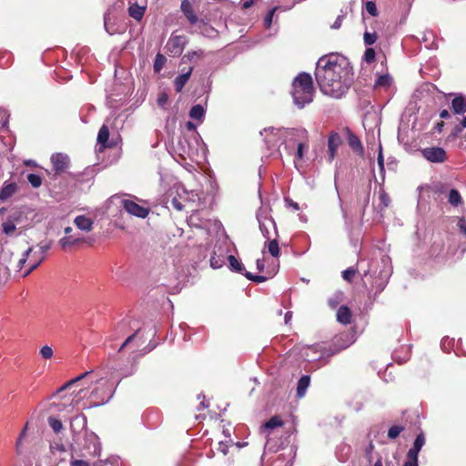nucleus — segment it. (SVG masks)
<instances>
[{"instance_id":"e433bc0d","label":"nucleus","mask_w":466,"mask_h":466,"mask_svg":"<svg viewBox=\"0 0 466 466\" xmlns=\"http://www.w3.org/2000/svg\"><path fill=\"white\" fill-rule=\"evenodd\" d=\"M379 199L381 209H384L390 206V198L385 191L382 190L380 192Z\"/></svg>"},{"instance_id":"f8f14e48","label":"nucleus","mask_w":466,"mask_h":466,"mask_svg":"<svg viewBox=\"0 0 466 466\" xmlns=\"http://www.w3.org/2000/svg\"><path fill=\"white\" fill-rule=\"evenodd\" d=\"M181 11L185 15V16L187 18L189 23L191 25H195L198 23V18L197 15L194 13L192 4L189 0H183L181 3Z\"/></svg>"},{"instance_id":"680f3d73","label":"nucleus","mask_w":466,"mask_h":466,"mask_svg":"<svg viewBox=\"0 0 466 466\" xmlns=\"http://www.w3.org/2000/svg\"><path fill=\"white\" fill-rule=\"evenodd\" d=\"M460 230L466 236V219L461 218L458 222Z\"/></svg>"},{"instance_id":"79ce46f5","label":"nucleus","mask_w":466,"mask_h":466,"mask_svg":"<svg viewBox=\"0 0 466 466\" xmlns=\"http://www.w3.org/2000/svg\"><path fill=\"white\" fill-rule=\"evenodd\" d=\"M8 115L5 110H0V133L7 129Z\"/></svg>"},{"instance_id":"2f4dec72","label":"nucleus","mask_w":466,"mask_h":466,"mask_svg":"<svg viewBox=\"0 0 466 466\" xmlns=\"http://www.w3.org/2000/svg\"><path fill=\"white\" fill-rule=\"evenodd\" d=\"M390 85H391V77L389 75H382L377 78L374 86L375 87H389Z\"/></svg>"},{"instance_id":"9d476101","label":"nucleus","mask_w":466,"mask_h":466,"mask_svg":"<svg viewBox=\"0 0 466 466\" xmlns=\"http://www.w3.org/2000/svg\"><path fill=\"white\" fill-rule=\"evenodd\" d=\"M85 448L87 449L90 456H99L101 452V443L98 436L94 432L86 433L85 436Z\"/></svg>"},{"instance_id":"6e6d98bb","label":"nucleus","mask_w":466,"mask_h":466,"mask_svg":"<svg viewBox=\"0 0 466 466\" xmlns=\"http://www.w3.org/2000/svg\"><path fill=\"white\" fill-rule=\"evenodd\" d=\"M344 19V15H339L336 18L335 22L330 25L332 29H339L341 26L342 21Z\"/></svg>"},{"instance_id":"c85d7f7f","label":"nucleus","mask_w":466,"mask_h":466,"mask_svg":"<svg viewBox=\"0 0 466 466\" xmlns=\"http://www.w3.org/2000/svg\"><path fill=\"white\" fill-rule=\"evenodd\" d=\"M283 425V421L279 416L271 417L267 422H265L262 426L264 430H273L277 427H280Z\"/></svg>"},{"instance_id":"7ed1b4c3","label":"nucleus","mask_w":466,"mask_h":466,"mask_svg":"<svg viewBox=\"0 0 466 466\" xmlns=\"http://www.w3.org/2000/svg\"><path fill=\"white\" fill-rule=\"evenodd\" d=\"M292 97L299 108H303L313 100V81L309 74L299 73L292 83Z\"/></svg>"},{"instance_id":"f3484780","label":"nucleus","mask_w":466,"mask_h":466,"mask_svg":"<svg viewBox=\"0 0 466 466\" xmlns=\"http://www.w3.org/2000/svg\"><path fill=\"white\" fill-rule=\"evenodd\" d=\"M337 320L344 325L351 322V311L347 306H340L337 311Z\"/></svg>"},{"instance_id":"5fc2aeb1","label":"nucleus","mask_w":466,"mask_h":466,"mask_svg":"<svg viewBox=\"0 0 466 466\" xmlns=\"http://www.w3.org/2000/svg\"><path fill=\"white\" fill-rule=\"evenodd\" d=\"M138 331L139 329H137L134 334L130 335L126 339V340L122 343L121 347L119 348V351L122 350L125 347H127L129 343H131L134 340Z\"/></svg>"},{"instance_id":"4d7b16f0","label":"nucleus","mask_w":466,"mask_h":466,"mask_svg":"<svg viewBox=\"0 0 466 466\" xmlns=\"http://www.w3.org/2000/svg\"><path fill=\"white\" fill-rule=\"evenodd\" d=\"M70 466H91L90 463L83 460H73L70 461Z\"/></svg>"},{"instance_id":"c03bdc74","label":"nucleus","mask_w":466,"mask_h":466,"mask_svg":"<svg viewBox=\"0 0 466 466\" xmlns=\"http://www.w3.org/2000/svg\"><path fill=\"white\" fill-rule=\"evenodd\" d=\"M305 148H308V147L306 146V140H303V141H299L298 144H297V154H296V159H295V162L299 159L301 160L303 158V154H304V149Z\"/></svg>"},{"instance_id":"2eb2a0df","label":"nucleus","mask_w":466,"mask_h":466,"mask_svg":"<svg viewBox=\"0 0 466 466\" xmlns=\"http://www.w3.org/2000/svg\"><path fill=\"white\" fill-rule=\"evenodd\" d=\"M451 108L455 114L461 115L466 112V97L460 95L451 101Z\"/></svg>"},{"instance_id":"f03ea898","label":"nucleus","mask_w":466,"mask_h":466,"mask_svg":"<svg viewBox=\"0 0 466 466\" xmlns=\"http://www.w3.org/2000/svg\"><path fill=\"white\" fill-rule=\"evenodd\" d=\"M265 134V144L269 148L276 146L277 139L281 140L285 144L286 148L297 145L299 141L307 139L308 132L304 128H275L273 127L264 128L260 131V135Z\"/></svg>"},{"instance_id":"4468645a","label":"nucleus","mask_w":466,"mask_h":466,"mask_svg":"<svg viewBox=\"0 0 466 466\" xmlns=\"http://www.w3.org/2000/svg\"><path fill=\"white\" fill-rule=\"evenodd\" d=\"M193 71V67H189L187 72H182L178 75L174 80V86L177 93H180L185 86L186 83L188 81Z\"/></svg>"},{"instance_id":"864d4df0","label":"nucleus","mask_w":466,"mask_h":466,"mask_svg":"<svg viewBox=\"0 0 466 466\" xmlns=\"http://www.w3.org/2000/svg\"><path fill=\"white\" fill-rule=\"evenodd\" d=\"M309 350L313 351L314 353H317L318 351L320 352V355L315 360H321L322 358H324V355L326 354L327 351L325 348H321L319 346H312L309 348Z\"/></svg>"},{"instance_id":"3c124183","label":"nucleus","mask_w":466,"mask_h":466,"mask_svg":"<svg viewBox=\"0 0 466 466\" xmlns=\"http://www.w3.org/2000/svg\"><path fill=\"white\" fill-rule=\"evenodd\" d=\"M79 422L81 426L84 427L86 424V418L85 415L76 416L71 421V429L75 431L74 423Z\"/></svg>"},{"instance_id":"f257e3e1","label":"nucleus","mask_w":466,"mask_h":466,"mask_svg":"<svg viewBox=\"0 0 466 466\" xmlns=\"http://www.w3.org/2000/svg\"><path fill=\"white\" fill-rule=\"evenodd\" d=\"M315 77L323 94L339 98L352 83V68L344 56L329 55L319 59Z\"/></svg>"},{"instance_id":"13d9d810","label":"nucleus","mask_w":466,"mask_h":466,"mask_svg":"<svg viewBox=\"0 0 466 466\" xmlns=\"http://www.w3.org/2000/svg\"><path fill=\"white\" fill-rule=\"evenodd\" d=\"M378 165L380 167V172H384L385 167H384V159H383V156H382L381 147H380V152L378 155Z\"/></svg>"},{"instance_id":"39448f33","label":"nucleus","mask_w":466,"mask_h":466,"mask_svg":"<svg viewBox=\"0 0 466 466\" xmlns=\"http://www.w3.org/2000/svg\"><path fill=\"white\" fill-rule=\"evenodd\" d=\"M257 219L258 221L259 230L265 238L270 239V238H271L270 229L271 228L274 231V235L276 237H279L276 223L272 218L268 217V215L266 211L259 210L257 213Z\"/></svg>"},{"instance_id":"c9c22d12","label":"nucleus","mask_w":466,"mask_h":466,"mask_svg":"<svg viewBox=\"0 0 466 466\" xmlns=\"http://www.w3.org/2000/svg\"><path fill=\"white\" fill-rule=\"evenodd\" d=\"M27 181L35 188H37L42 185V177L36 174H29L27 176Z\"/></svg>"},{"instance_id":"c756f323","label":"nucleus","mask_w":466,"mask_h":466,"mask_svg":"<svg viewBox=\"0 0 466 466\" xmlns=\"http://www.w3.org/2000/svg\"><path fill=\"white\" fill-rule=\"evenodd\" d=\"M34 248L30 247L28 248L24 253L22 258L18 260L16 264V270L21 271L24 268L25 264L28 261L29 262V256L33 252Z\"/></svg>"},{"instance_id":"aec40b11","label":"nucleus","mask_w":466,"mask_h":466,"mask_svg":"<svg viewBox=\"0 0 466 466\" xmlns=\"http://www.w3.org/2000/svg\"><path fill=\"white\" fill-rule=\"evenodd\" d=\"M146 8L143 6H139L137 4H134L129 6L128 14L129 15L137 21H140L145 14Z\"/></svg>"},{"instance_id":"a878e982","label":"nucleus","mask_w":466,"mask_h":466,"mask_svg":"<svg viewBox=\"0 0 466 466\" xmlns=\"http://www.w3.org/2000/svg\"><path fill=\"white\" fill-rule=\"evenodd\" d=\"M449 203L453 207H458L462 203V198L460 192L457 189H451L448 196Z\"/></svg>"},{"instance_id":"ea45409f","label":"nucleus","mask_w":466,"mask_h":466,"mask_svg":"<svg viewBox=\"0 0 466 466\" xmlns=\"http://www.w3.org/2000/svg\"><path fill=\"white\" fill-rule=\"evenodd\" d=\"M244 276L248 279L252 280V281H254L256 283H262V282H264V281H266L268 279V278L265 277V276L254 275V274H252V273H250L248 271H245Z\"/></svg>"},{"instance_id":"6ab92c4d","label":"nucleus","mask_w":466,"mask_h":466,"mask_svg":"<svg viewBox=\"0 0 466 466\" xmlns=\"http://www.w3.org/2000/svg\"><path fill=\"white\" fill-rule=\"evenodd\" d=\"M310 377L303 375L298 381L297 396L301 398L305 395L308 387L309 386Z\"/></svg>"},{"instance_id":"a18cd8bd","label":"nucleus","mask_w":466,"mask_h":466,"mask_svg":"<svg viewBox=\"0 0 466 466\" xmlns=\"http://www.w3.org/2000/svg\"><path fill=\"white\" fill-rule=\"evenodd\" d=\"M366 11L372 16L378 15V10L375 2L368 1L365 5Z\"/></svg>"},{"instance_id":"20e7f679","label":"nucleus","mask_w":466,"mask_h":466,"mask_svg":"<svg viewBox=\"0 0 466 466\" xmlns=\"http://www.w3.org/2000/svg\"><path fill=\"white\" fill-rule=\"evenodd\" d=\"M52 241H41L35 247H33V252L29 258V268L22 273V277L28 276L33 270L37 268L46 259V253L51 248Z\"/></svg>"},{"instance_id":"b1692460","label":"nucleus","mask_w":466,"mask_h":466,"mask_svg":"<svg viewBox=\"0 0 466 466\" xmlns=\"http://www.w3.org/2000/svg\"><path fill=\"white\" fill-rule=\"evenodd\" d=\"M108 138H109V129L106 125H103L98 131L97 143L102 145L104 147H106Z\"/></svg>"},{"instance_id":"774afa93","label":"nucleus","mask_w":466,"mask_h":466,"mask_svg":"<svg viewBox=\"0 0 466 466\" xmlns=\"http://www.w3.org/2000/svg\"><path fill=\"white\" fill-rule=\"evenodd\" d=\"M255 0H242V7L248 9L252 6Z\"/></svg>"},{"instance_id":"69168bd1","label":"nucleus","mask_w":466,"mask_h":466,"mask_svg":"<svg viewBox=\"0 0 466 466\" xmlns=\"http://www.w3.org/2000/svg\"><path fill=\"white\" fill-rule=\"evenodd\" d=\"M172 206L177 209V210H182L183 209V205L177 199V198H173L172 200Z\"/></svg>"},{"instance_id":"473e14b6","label":"nucleus","mask_w":466,"mask_h":466,"mask_svg":"<svg viewBox=\"0 0 466 466\" xmlns=\"http://www.w3.org/2000/svg\"><path fill=\"white\" fill-rule=\"evenodd\" d=\"M203 56L204 52L202 50L189 51L183 56L182 61L184 62L186 59L188 61H196L201 59Z\"/></svg>"},{"instance_id":"412c9836","label":"nucleus","mask_w":466,"mask_h":466,"mask_svg":"<svg viewBox=\"0 0 466 466\" xmlns=\"http://www.w3.org/2000/svg\"><path fill=\"white\" fill-rule=\"evenodd\" d=\"M83 239L80 238H74L72 236H66L59 240V245L63 249H66L74 245L82 242Z\"/></svg>"},{"instance_id":"5701e85b","label":"nucleus","mask_w":466,"mask_h":466,"mask_svg":"<svg viewBox=\"0 0 466 466\" xmlns=\"http://www.w3.org/2000/svg\"><path fill=\"white\" fill-rule=\"evenodd\" d=\"M228 259L229 262L230 268L233 271H236L238 273H241L244 275L245 268H244L243 264L236 257H234L233 255H229L228 257Z\"/></svg>"},{"instance_id":"423d86ee","label":"nucleus","mask_w":466,"mask_h":466,"mask_svg":"<svg viewBox=\"0 0 466 466\" xmlns=\"http://www.w3.org/2000/svg\"><path fill=\"white\" fill-rule=\"evenodd\" d=\"M187 43V39L185 35H172L166 45L167 52L170 56H179L182 54Z\"/></svg>"},{"instance_id":"e2e57ef3","label":"nucleus","mask_w":466,"mask_h":466,"mask_svg":"<svg viewBox=\"0 0 466 466\" xmlns=\"http://www.w3.org/2000/svg\"><path fill=\"white\" fill-rule=\"evenodd\" d=\"M106 463H108L111 466H118L119 465V459L116 458V457L108 458L106 461Z\"/></svg>"},{"instance_id":"338daca9","label":"nucleus","mask_w":466,"mask_h":466,"mask_svg":"<svg viewBox=\"0 0 466 466\" xmlns=\"http://www.w3.org/2000/svg\"><path fill=\"white\" fill-rule=\"evenodd\" d=\"M256 265H257V268L259 272L264 270L265 263H264L263 259H257Z\"/></svg>"},{"instance_id":"bf43d9fd","label":"nucleus","mask_w":466,"mask_h":466,"mask_svg":"<svg viewBox=\"0 0 466 466\" xmlns=\"http://www.w3.org/2000/svg\"><path fill=\"white\" fill-rule=\"evenodd\" d=\"M403 466H418V458H411L407 456V461Z\"/></svg>"},{"instance_id":"4c0bfd02","label":"nucleus","mask_w":466,"mask_h":466,"mask_svg":"<svg viewBox=\"0 0 466 466\" xmlns=\"http://www.w3.org/2000/svg\"><path fill=\"white\" fill-rule=\"evenodd\" d=\"M404 431V427L394 425L391 426L388 431V437L391 440L396 439L401 431Z\"/></svg>"},{"instance_id":"8fccbe9b","label":"nucleus","mask_w":466,"mask_h":466,"mask_svg":"<svg viewBox=\"0 0 466 466\" xmlns=\"http://www.w3.org/2000/svg\"><path fill=\"white\" fill-rule=\"evenodd\" d=\"M15 230V225L13 222L7 221L3 224V231L6 235L12 234Z\"/></svg>"},{"instance_id":"09e8293b","label":"nucleus","mask_w":466,"mask_h":466,"mask_svg":"<svg viewBox=\"0 0 466 466\" xmlns=\"http://www.w3.org/2000/svg\"><path fill=\"white\" fill-rule=\"evenodd\" d=\"M276 10H277V7L272 8L271 10L268 11V15H266V17L264 19V25L266 27H268V28L270 27Z\"/></svg>"},{"instance_id":"052dcab7","label":"nucleus","mask_w":466,"mask_h":466,"mask_svg":"<svg viewBox=\"0 0 466 466\" xmlns=\"http://www.w3.org/2000/svg\"><path fill=\"white\" fill-rule=\"evenodd\" d=\"M465 127H461V124L460 123L459 125H456L451 132V136L453 137H456L459 136V134L461 133V131L464 129Z\"/></svg>"},{"instance_id":"72a5a7b5","label":"nucleus","mask_w":466,"mask_h":466,"mask_svg":"<svg viewBox=\"0 0 466 466\" xmlns=\"http://www.w3.org/2000/svg\"><path fill=\"white\" fill-rule=\"evenodd\" d=\"M104 26L106 31L109 35H113L116 30L114 29V23L112 22V17L110 13H106L104 15Z\"/></svg>"},{"instance_id":"f704fd0d","label":"nucleus","mask_w":466,"mask_h":466,"mask_svg":"<svg viewBox=\"0 0 466 466\" xmlns=\"http://www.w3.org/2000/svg\"><path fill=\"white\" fill-rule=\"evenodd\" d=\"M48 424L56 433H59L63 430V423L55 417L48 418Z\"/></svg>"},{"instance_id":"37998d69","label":"nucleus","mask_w":466,"mask_h":466,"mask_svg":"<svg viewBox=\"0 0 466 466\" xmlns=\"http://www.w3.org/2000/svg\"><path fill=\"white\" fill-rule=\"evenodd\" d=\"M375 56H376L375 50L371 47H369L366 49V51L364 53L363 60L366 63L370 64L375 60Z\"/></svg>"},{"instance_id":"7c9ffc66","label":"nucleus","mask_w":466,"mask_h":466,"mask_svg":"<svg viewBox=\"0 0 466 466\" xmlns=\"http://www.w3.org/2000/svg\"><path fill=\"white\" fill-rule=\"evenodd\" d=\"M89 373H91V371H86L77 377H76L75 379L67 381L66 383H65L63 386H61L57 391H56V394L64 391L65 390H66L67 388L71 387L72 385H74L75 383H76L77 381L81 380L82 379H84L85 377H86Z\"/></svg>"},{"instance_id":"cd10ccee","label":"nucleus","mask_w":466,"mask_h":466,"mask_svg":"<svg viewBox=\"0 0 466 466\" xmlns=\"http://www.w3.org/2000/svg\"><path fill=\"white\" fill-rule=\"evenodd\" d=\"M370 194V189L366 188L362 192H360L358 195V202L360 204V206L362 208V213H364L365 208L369 205Z\"/></svg>"},{"instance_id":"a211bd4d","label":"nucleus","mask_w":466,"mask_h":466,"mask_svg":"<svg viewBox=\"0 0 466 466\" xmlns=\"http://www.w3.org/2000/svg\"><path fill=\"white\" fill-rule=\"evenodd\" d=\"M75 224L79 229L83 231L88 232L93 228L92 219L83 215L77 216L75 218Z\"/></svg>"},{"instance_id":"4be33fe9","label":"nucleus","mask_w":466,"mask_h":466,"mask_svg":"<svg viewBox=\"0 0 466 466\" xmlns=\"http://www.w3.org/2000/svg\"><path fill=\"white\" fill-rule=\"evenodd\" d=\"M277 238L278 237L275 236L273 239H268L265 243V247L268 248V252L274 258H278L279 255V241Z\"/></svg>"},{"instance_id":"6e6552de","label":"nucleus","mask_w":466,"mask_h":466,"mask_svg":"<svg viewBox=\"0 0 466 466\" xmlns=\"http://www.w3.org/2000/svg\"><path fill=\"white\" fill-rule=\"evenodd\" d=\"M122 207L127 213L137 218H145L149 214V208L142 207L130 199H123Z\"/></svg>"},{"instance_id":"bb28decb","label":"nucleus","mask_w":466,"mask_h":466,"mask_svg":"<svg viewBox=\"0 0 466 466\" xmlns=\"http://www.w3.org/2000/svg\"><path fill=\"white\" fill-rule=\"evenodd\" d=\"M205 115L204 107L201 105H195L189 111V116L196 120H202Z\"/></svg>"},{"instance_id":"393cba45","label":"nucleus","mask_w":466,"mask_h":466,"mask_svg":"<svg viewBox=\"0 0 466 466\" xmlns=\"http://www.w3.org/2000/svg\"><path fill=\"white\" fill-rule=\"evenodd\" d=\"M349 146L356 152L363 151L360 138L351 132H349Z\"/></svg>"},{"instance_id":"de8ad7c7","label":"nucleus","mask_w":466,"mask_h":466,"mask_svg":"<svg viewBox=\"0 0 466 466\" xmlns=\"http://www.w3.org/2000/svg\"><path fill=\"white\" fill-rule=\"evenodd\" d=\"M355 274H356V269L353 268H349L342 272V277L345 280L350 282L352 280L353 277L355 276Z\"/></svg>"},{"instance_id":"ddd939ff","label":"nucleus","mask_w":466,"mask_h":466,"mask_svg":"<svg viewBox=\"0 0 466 466\" xmlns=\"http://www.w3.org/2000/svg\"><path fill=\"white\" fill-rule=\"evenodd\" d=\"M17 188L16 183L5 182L0 190V200L4 202L10 198L17 191Z\"/></svg>"},{"instance_id":"49530a36","label":"nucleus","mask_w":466,"mask_h":466,"mask_svg":"<svg viewBox=\"0 0 466 466\" xmlns=\"http://www.w3.org/2000/svg\"><path fill=\"white\" fill-rule=\"evenodd\" d=\"M40 354L46 360L51 359L53 356V350L51 347L46 345L40 349Z\"/></svg>"},{"instance_id":"a19ab883","label":"nucleus","mask_w":466,"mask_h":466,"mask_svg":"<svg viewBox=\"0 0 466 466\" xmlns=\"http://www.w3.org/2000/svg\"><path fill=\"white\" fill-rule=\"evenodd\" d=\"M377 39H378V35L376 33H370L367 31L364 33L363 40H364V44L366 46L373 45Z\"/></svg>"},{"instance_id":"0e129e2a","label":"nucleus","mask_w":466,"mask_h":466,"mask_svg":"<svg viewBox=\"0 0 466 466\" xmlns=\"http://www.w3.org/2000/svg\"><path fill=\"white\" fill-rule=\"evenodd\" d=\"M287 204L291 207L294 210H299V206L297 202H294L292 199H289V198H286L285 199Z\"/></svg>"},{"instance_id":"9b49d317","label":"nucleus","mask_w":466,"mask_h":466,"mask_svg":"<svg viewBox=\"0 0 466 466\" xmlns=\"http://www.w3.org/2000/svg\"><path fill=\"white\" fill-rule=\"evenodd\" d=\"M341 143H342L341 137L338 133H336V132L330 133V135L329 136V139H328V148H329V161H332L334 159L337 150H338L339 147L341 145Z\"/></svg>"},{"instance_id":"603ef678","label":"nucleus","mask_w":466,"mask_h":466,"mask_svg":"<svg viewBox=\"0 0 466 466\" xmlns=\"http://www.w3.org/2000/svg\"><path fill=\"white\" fill-rule=\"evenodd\" d=\"M167 101H168V96L167 93L162 92L158 95V97L157 100L158 106L163 108L165 106V105L167 103Z\"/></svg>"},{"instance_id":"1a4fd4ad","label":"nucleus","mask_w":466,"mask_h":466,"mask_svg":"<svg viewBox=\"0 0 466 466\" xmlns=\"http://www.w3.org/2000/svg\"><path fill=\"white\" fill-rule=\"evenodd\" d=\"M51 162L56 175H60L69 167L70 159L66 154L56 153L51 156Z\"/></svg>"},{"instance_id":"58836bf2","label":"nucleus","mask_w":466,"mask_h":466,"mask_svg":"<svg viewBox=\"0 0 466 466\" xmlns=\"http://www.w3.org/2000/svg\"><path fill=\"white\" fill-rule=\"evenodd\" d=\"M166 60H167L166 57L161 54H157L156 56L155 62H154V69L156 72H159L163 68V66L166 63Z\"/></svg>"},{"instance_id":"0eeeda50","label":"nucleus","mask_w":466,"mask_h":466,"mask_svg":"<svg viewBox=\"0 0 466 466\" xmlns=\"http://www.w3.org/2000/svg\"><path fill=\"white\" fill-rule=\"evenodd\" d=\"M421 154L423 157L432 163H443L447 159L446 151L439 147L423 148Z\"/></svg>"},{"instance_id":"dca6fc26","label":"nucleus","mask_w":466,"mask_h":466,"mask_svg":"<svg viewBox=\"0 0 466 466\" xmlns=\"http://www.w3.org/2000/svg\"><path fill=\"white\" fill-rule=\"evenodd\" d=\"M425 443V437L422 433L417 435L412 448H410L408 451V457L418 458L419 452L421 450L422 446Z\"/></svg>"}]
</instances>
